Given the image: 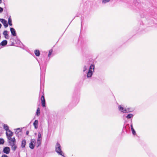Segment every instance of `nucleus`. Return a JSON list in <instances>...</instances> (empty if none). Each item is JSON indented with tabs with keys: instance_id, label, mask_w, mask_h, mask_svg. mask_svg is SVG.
Segmentation results:
<instances>
[{
	"instance_id": "1",
	"label": "nucleus",
	"mask_w": 157,
	"mask_h": 157,
	"mask_svg": "<svg viewBox=\"0 0 157 157\" xmlns=\"http://www.w3.org/2000/svg\"><path fill=\"white\" fill-rule=\"evenodd\" d=\"M55 151L59 155L64 157V154L61 150V147L60 144L57 142L55 146Z\"/></svg>"
},
{
	"instance_id": "2",
	"label": "nucleus",
	"mask_w": 157,
	"mask_h": 157,
	"mask_svg": "<svg viewBox=\"0 0 157 157\" xmlns=\"http://www.w3.org/2000/svg\"><path fill=\"white\" fill-rule=\"evenodd\" d=\"M119 110L124 113H126L132 112L133 111V109L130 108H124L121 105H119L118 106Z\"/></svg>"
},
{
	"instance_id": "3",
	"label": "nucleus",
	"mask_w": 157,
	"mask_h": 157,
	"mask_svg": "<svg viewBox=\"0 0 157 157\" xmlns=\"http://www.w3.org/2000/svg\"><path fill=\"white\" fill-rule=\"evenodd\" d=\"M94 65L93 64H91L90 66L89 69L87 73V77L88 78H90L91 77L94 71Z\"/></svg>"
},
{
	"instance_id": "4",
	"label": "nucleus",
	"mask_w": 157,
	"mask_h": 157,
	"mask_svg": "<svg viewBox=\"0 0 157 157\" xmlns=\"http://www.w3.org/2000/svg\"><path fill=\"white\" fill-rule=\"evenodd\" d=\"M36 140L35 139H31V140L30 143L29 144V147L31 149H33L35 147V146L36 145Z\"/></svg>"
},
{
	"instance_id": "5",
	"label": "nucleus",
	"mask_w": 157,
	"mask_h": 157,
	"mask_svg": "<svg viewBox=\"0 0 157 157\" xmlns=\"http://www.w3.org/2000/svg\"><path fill=\"white\" fill-rule=\"evenodd\" d=\"M8 140L9 144L10 146L16 144V140L15 137Z\"/></svg>"
},
{
	"instance_id": "6",
	"label": "nucleus",
	"mask_w": 157,
	"mask_h": 157,
	"mask_svg": "<svg viewBox=\"0 0 157 157\" xmlns=\"http://www.w3.org/2000/svg\"><path fill=\"white\" fill-rule=\"evenodd\" d=\"M6 134L8 140L12 139L11 137L13 135V132L9 130L6 131Z\"/></svg>"
},
{
	"instance_id": "7",
	"label": "nucleus",
	"mask_w": 157,
	"mask_h": 157,
	"mask_svg": "<svg viewBox=\"0 0 157 157\" xmlns=\"http://www.w3.org/2000/svg\"><path fill=\"white\" fill-rule=\"evenodd\" d=\"M41 100L42 106L44 107H45V101L44 97V94L43 93L41 96Z\"/></svg>"
},
{
	"instance_id": "8",
	"label": "nucleus",
	"mask_w": 157,
	"mask_h": 157,
	"mask_svg": "<svg viewBox=\"0 0 157 157\" xmlns=\"http://www.w3.org/2000/svg\"><path fill=\"white\" fill-rule=\"evenodd\" d=\"M10 147H5L3 148V152L4 153H5L6 154H8L10 153Z\"/></svg>"
},
{
	"instance_id": "9",
	"label": "nucleus",
	"mask_w": 157,
	"mask_h": 157,
	"mask_svg": "<svg viewBox=\"0 0 157 157\" xmlns=\"http://www.w3.org/2000/svg\"><path fill=\"white\" fill-rule=\"evenodd\" d=\"M0 21L3 24L5 28H6L8 27V25L6 21L3 19H0Z\"/></svg>"
},
{
	"instance_id": "10",
	"label": "nucleus",
	"mask_w": 157,
	"mask_h": 157,
	"mask_svg": "<svg viewBox=\"0 0 157 157\" xmlns=\"http://www.w3.org/2000/svg\"><path fill=\"white\" fill-rule=\"evenodd\" d=\"M10 31H11V34L13 36H16V33L15 29L13 28H10Z\"/></svg>"
},
{
	"instance_id": "11",
	"label": "nucleus",
	"mask_w": 157,
	"mask_h": 157,
	"mask_svg": "<svg viewBox=\"0 0 157 157\" xmlns=\"http://www.w3.org/2000/svg\"><path fill=\"white\" fill-rule=\"evenodd\" d=\"M3 34L4 35L6 39H8L9 38V36L8 34V31L6 30L4 31L3 33Z\"/></svg>"
},
{
	"instance_id": "12",
	"label": "nucleus",
	"mask_w": 157,
	"mask_h": 157,
	"mask_svg": "<svg viewBox=\"0 0 157 157\" xmlns=\"http://www.w3.org/2000/svg\"><path fill=\"white\" fill-rule=\"evenodd\" d=\"M26 144V141L25 140H23L21 141V147L22 148L25 147Z\"/></svg>"
},
{
	"instance_id": "13",
	"label": "nucleus",
	"mask_w": 157,
	"mask_h": 157,
	"mask_svg": "<svg viewBox=\"0 0 157 157\" xmlns=\"http://www.w3.org/2000/svg\"><path fill=\"white\" fill-rule=\"evenodd\" d=\"M38 121L37 120H36L33 123V125L35 129H37L38 128Z\"/></svg>"
},
{
	"instance_id": "14",
	"label": "nucleus",
	"mask_w": 157,
	"mask_h": 157,
	"mask_svg": "<svg viewBox=\"0 0 157 157\" xmlns=\"http://www.w3.org/2000/svg\"><path fill=\"white\" fill-rule=\"evenodd\" d=\"M41 140H42L37 139L36 144H35L37 147H38L41 144Z\"/></svg>"
},
{
	"instance_id": "15",
	"label": "nucleus",
	"mask_w": 157,
	"mask_h": 157,
	"mask_svg": "<svg viewBox=\"0 0 157 157\" xmlns=\"http://www.w3.org/2000/svg\"><path fill=\"white\" fill-rule=\"evenodd\" d=\"M21 129L20 128H17L16 129L15 133L17 135H18L19 133H21Z\"/></svg>"
},
{
	"instance_id": "16",
	"label": "nucleus",
	"mask_w": 157,
	"mask_h": 157,
	"mask_svg": "<svg viewBox=\"0 0 157 157\" xmlns=\"http://www.w3.org/2000/svg\"><path fill=\"white\" fill-rule=\"evenodd\" d=\"M10 146L11 147L12 150L13 151H14L16 150L17 147L16 144L11 146Z\"/></svg>"
},
{
	"instance_id": "17",
	"label": "nucleus",
	"mask_w": 157,
	"mask_h": 157,
	"mask_svg": "<svg viewBox=\"0 0 157 157\" xmlns=\"http://www.w3.org/2000/svg\"><path fill=\"white\" fill-rule=\"evenodd\" d=\"M7 41L6 40H4L1 42V45H2V46H5L7 44Z\"/></svg>"
},
{
	"instance_id": "18",
	"label": "nucleus",
	"mask_w": 157,
	"mask_h": 157,
	"mask_svg": "<svg viewBox=\"0 0 157 157\" xmlns=\"http://www.w3.org/2000/svg\"><path fill=\"white\" fill-rule=\"evenodd\" d=\"M8 24L10 25V26L12 25V21L11 17L10 16L8 18Z\"/></svg>"
},
{
	"instance_id": "19",
	"label": "nucleus",
	"mask_w": 157,
	"mask_h": 157,
	"mask_svg": "<svg viewBox=\"0 0 157 157\" xmlns=\"http://www.w3.org/2000/svg\"><path fill=\"white\" fill-rule=\"evenodd\" d=\"M34 53L36 56H39L40 55V52L39 50H36L34 51Z\"/></svg>"
},
{
	"instance_id": "20",
	"label": "nucleus",
	"mask_w": 157,
	"mask_h": 157,
	"mask_svg": "<svg viewBox=\"0 0 157 157\" xmlns=\"http://www.w3.org/2000/svg\"><path fill=\"white\" fill-rule=\"evenodd\" d=\"M4 128L6 131H8L9 130V127L6 124H4L3 125Z\"/></svg>"
},
{
	"instance_id": "21",
	"label": "nucleus",
	"mask_w": 157,
	"mask_h": 157,
	"mask_svg": "<svg viewBox=\"0 0 157 157\" xmlns=\"http://www.w3.org/2000/svg\"><path fill=\"white\" fill-rule=\"evenodd\" d=\"M133 115L132 114L130 113L128 114L126 117L127 119H130L133 117Z\"/></svg>"
},
{
	"instance_id": "22",
	"label": "nucleus",
	"mask_w": 157,
	"mask_h": 157,
	"mask_svg": "<svg viewBox=\"0 0 157 157\" xmlns=\"http://www.w3.org/2000/svg\"><path fill=\"white\" fill-rule=\"evenodd\" d=\"M42 135L40 132L38 133V138L37 139L42 140Z\"/></svg>"
},
{
	"instance_id": "23",
	"label": "nucleus",
	"mask_w": 157,
	"mask_h": 157,
	"mask_svg": "<svg viewBox=\"0 0 157 157\" xmlns=\"http://www.w3.org/2000/svg\"><path fill=\"white\" fill-rule=\"evenodd\" d=\"M40 114V109L39 108H38L37 109V111H36V115L37 116H38Z\"/></svg>"
},
{
	"instance_id": "24",
	"label": "nucleus",
	"mask_w": 157,
	"mask_h": 157,
	"mask_svg": "<svg viewBox=\"0 0 157 157\" xmlns=\"http://www.w3.org/2000/svg\"><path fill=\"white\" fill-rule=\"evenodd\" d=\"M4 143V140L3 139L0 138V144H3Z\"/></svg>"
},
{
	"instance_id": "25",
	"label": "nucleus",
	"mask_w": 157,
	"mask_h": 157,
	"mask_svg": "<svg viewBox=\"0 0 157 157\" xmlns=\"http://www.w3.org/2000/svg\"><path fill=\"white\" fill-rule=\"evenodd\" d=\"M110 0H102V3L103 4H105L109 2Z\"/></svg>"
},
{
	"instance_id": "26",
	"label": "nucleus",
	"mask_w": 157,
	"mask_h": 157,
	"mask_svg": "<svg viewBox=\"0 0 157 157\" xmlns=\"http://www.w3.org/2000/svg\"><path fill=\"white\" fill-rule=\"evenodd\" d=\"M52 49H50L49 50V53L48 54V57H50V56H51L52 53Z\"/></svg>"
},
{
	"instance_id": "27",
	"label": "nucleus",
	"mask_w": 157,
	"mask_h": 157,
	"mask_svg": "<svg viewBox=\"0 0 157 157\" xmlns=\"http://www.w3.org/2000/svg\"><path fill=\"white\" fill-rule=\"evenodd\" d=\"M131 130L132 133L133 135H135L136 134V132L134 129H131Z\"/></svg>"
},
{
	"instance_id": "28",
	"label": "nucleus",
	"mask_w": 157,
	"mask_h": 157,
	"mask_svg": "<svg viewBox=\"0 0 157 157\" xmlns=\"http://www.w3.org/2000/svg\"><path fill=\"white\" fill-rule=\"evenodd\" d=\"M87 67L86 66H84L83 67V72H85V71H86V70H87Z\"/></svg>"
},
{
	"instance_id": "29",
	"label": "nucleus",
	"mask_w": 157,
	"mask_h": 157,
	"mask_svg": "<svg viewBox=\"0 0 157 157\" xmlns=\"http://www.w3.org/2000/svg\"><path fill=\"white\" fill-rule=\"evenodd\" d=\"M3 11V9L0 7V13L2 12Z\"/></svg>"
},
{
	"instance_id": "30",
	"label": "nucleus",
	"mask_w": 157,
	"mask_h": 157,
	"mask_svg": "<svg viewBox=\"0 0 157 157\" xmlns=\"http://www.w3.org/2000/svg\"><path fill=\"white\" fill-rule=\"evenodd\" d=\"M1 157H8V156L6 155L3 154L2 155Z\"/></svg>"
},
{
	"instance_id": "31",
	"label": "nucleus",
	"mask_w": 157,
	"mask_h": 157,
	"mask_svg": "<svg viewBox=\"0 0 157 157\" xmlns=\"http://www.w3.org/2000/svg\"><path fill=\"white\" fill-rule=\"evenodd\" d=\"M131 129H134L133 127L132 124V123L130 125Z\"/></svg>"
},
{
	"instance_id": "32",
	"label": "nucleus",
	"mask_w": 157,
	"mask_h": 157,
	"mask_svg": "<svg viewBox=\"0 0 157 157\" xmlns=\"http://www.w3.org/2000/svg\"><path fill=\"white\" fill-rule=\"evenodd\" d=\"M29 132L28 131H27L26 132V134L27 135H28L29 134Z\"/></svg>"
},
{
	"instance_id": "33",
	"label": "nucleus",
	"mask_w": 157,
	"mask_h": 157,
	"mask_svg": "<svg viewBox=\"0 0 157 157\" xmlns=\"http://www.w3.org/2000/svg\"><path fill=\"white\" fill-rule=\"evenodd\" d=\"M2 2V0H0V4Z\"/></svg>"
},
{
	"instance_id": "34",
	"label": "nucleus",
	"mask_w": 157,
	"mask_h": 157,
	"mask_svg": "<svg viewBox=\"0 0 157 157\" xmlns=\"http://www.w3.org/2000/svg\"><path fill=\"white\" fill-rule=\"evenodd\" d=\"M1 27H2V25L1 24H0V28H1Z\"/></svg>"
}]
</instances>
